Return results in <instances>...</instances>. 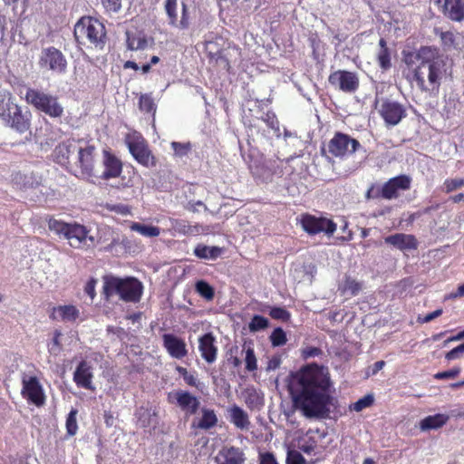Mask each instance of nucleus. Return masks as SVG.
<instances>
[{
  "label": "nucleus",
  "instance_id": "nucleus-64",
  "mask_svg": "<svg viewBox=\"0 0 464 464\" xmlns=\"http://www.w3.org/2000/svg\"><path fill=\"white\" fill-rule=\"evenodd\" d=\"M95 285H96V280L92 278L90 279L85 286H84V292L92 298L93 299L96 293H95Z\"/></svg>",
  "mask_w": 464,
  "mask_h": 464
},
{
  "label": "nucleus",
  "instance_id": "nucleus-12",
  "mask_svg": "<svg viewBox=\"0 0 464 464\" xmlns=\"http://www.w3.org/2000/svg\"><path fill=\"white\" fill-rule=\"evenodd\" d=\"M300 225L308 235L323 232L328 237H332L337 229V225L334 220L324 217H315L309 213L301 215Z\"/></svg>",
  "mask_w": 464,
  "mask_h": 464
},
{
  "label": "nucleus",
  "instance_id": "nucleus-6",
  "mask_svg": "<svg viewBox=\"0 0 464 464\" xmlns=\"http://www.w3.org/2000/svg\"><path fill=\"white\" fill-rule=\"evenodd\" d=\"M96 147L90 140L80 139V143L76 150V160L74 162L73 169L72 168L71 173L76 178L94 184V166L96 162Z\"/></svg>",
  "mask_w": 464,
  "mask_h": 464
},
{
  "label": "nucleus",
  "instance_id": "nucleus-52",
  "mask_svg": "<svg viewBox=\"0 0 464 464\" xmlns=\"http://www.w3.org/2000/svg\"><path fill=\"white\" fill-rule=\"evenodd\" d=\"M268 324L269 322L266 317L256 314L252 317L251 322L249 323V330L251 332L264 330L268 326Z\"/></svg>",
  "mask_w": 464,
  "mask_h": 464
},
{
  "label": "nucleus",
  "instance_id": "nucleus-55",
  "mask_svg": "<svg viewBox=\"0 0 464 464\" xmlns=\"http://www.w3.org/2000/svg\"><path fill=\"white\" fill-rule=\"evenodd\" d=\"M373 403V397L372 395H366L361 399H359L357 401H355L352 406L351 409L359 412L362 411L363 409L370 407Z\"/></svg>",
  "mask_w": 464,
  "mask_h": 464
},
{
  "label": "nucleus",
  "instance_id": "nucleus-25",
  "mask_svg": "<svg viewBox=\"0 0 464 464\" xmlns=\"http://www.w3.org/2000/svg\"><path fill=\"white\" fill-rule=\"evenodd\" d=\"M198 350L208 363H213L217 360L218 347L212 333H207L198 338Z\"/></svg>",
  "mask_w": 464,
  "mask_h": 464
},
{
  "label": "nucleus",
  "instance_id": "nucleus-21",
  "mask_svg": "<svg viewBox=\"0 0 464 464\" xmlns=\"http://www.w3.org/2000/svg\"><path fill=\"white\" fill-rule=\"evenodd\" d=\"M162 345L172 358L181 360L188 355L186 342L173 334L162 335Z\"/></svg>",
  "mask_w": 464,
  "mask_h": 464
},
{
  "label": "nucleus",
  "instance_id": "nucleus-11",
  "mask_svg": "<svg viewBox=\"0 0 464 464\" xmlns=\"http://www.w3.org/2000/svg\"><path fill=\"white\" fill-rule=\"evenodd\" d=\"M362 148L361 143L350 135L336 131L327 143V152L334 158L345 159ZM322 153L326 154L325 149Z\"/></svg>",
  "mask_w": 464,
  "mask_h": 464
},
{
  "label": "nucleus",
  "instance_id": "nucleus-10",
  "mask_svg": "<svg viewBox=\"0 0 464 464\" xmlns=\"http://www.w3.org/2000/svg\"><path fill=\"white\" fill-rule=\"evenodd\" d=\"M49 229L58 235H63L69 240L72 247L79 248L85 244L88 237V229L78 223H66L51 218L48 221Z\"/></svg>",
  "mask_w": 464,
  "mask_h": 464
},
{
  "label": "nucleus",
  "instance_id": "nucleus-8",
  "mask_svg": "<svg viewBox=\"0 0 464 464\" xmlns=\"http://www.w3.org/2000/svg\"><path fill=\"white\" fill-rule=\"evenodd\" d=\"M24 101L36 111L51 118H60L63 114V107L59 102L58 97L40 89L28 87Z\"/></svg>",
  "mask_w": 464,
  "mask_h": 464
},
{
  "label": "nucleus",
  "instance_id": "nucleus-24",
  "mask_svg": "<svg viewBox=\"0 0 464 464\" xmlns=\"http://www.w3.org/2000/svg\"><path fill=\"white\" fill-rule=\"evenodd\" d=\"M384 242L387 245L392 246L393 247L401 250H415L418 248V240L414 235L396 233L388 236L384 238Z\"/></svg>",
  "mask_w": 464,
  "mask_h": 464
},
{
  "label": "nucleus",
  "instance_id": "nucleus-59",
  "mask_svg": "<svg viewBox=\"0 0 464 464\" xmlns=\"http://www.w3.org/2000/svg\"><path fill=\"white\" fill-rule=\"evenodd\" d=\"M463 353H464V343H460L457 347H455L452 350L446 353L445 359L447 361L457 360V359H459Z\"/></svg>",
  "mask_w": 464,
  "mask_h": 464
},
{
  "label": "nucleus",
  "instance_id": "nucleus-4",
  "mask_svg": "<svg viewBox=\"0 0 464 464\" xmlns=\"http://www.w3.org/2000/svg\"><path fill=\"white\" fill-rule=\"evenodd\" d=\"M74 37L78 44L102 50L107 40L104 24L91 16L82 17L74 25Z\"/></svg>",
  "mask_w": 464,
  "mask_h": 464
},
{
  "label": "nucleus",
  "instance_id": "nucleus-22",
  "mask_svg": "<svg viewBox=\"0 0 464 464\" xmlns=\"http://www.w3.org/2000/svg\"><path fill=\"white\" fill-rule=\"evenodd\" d=\"M73 382L79 388H83L85 390L94 391V386L92 384L93 372L92 367L91 364L85 360L81 361L74 372H73Z\"/></svg>",
  "mask_w": 464,
  "mask_h": 464
},
{
  "label": "nucleus",
  "instance_id": "nucleus-44",
  "mask_svg": "<svg viewBox=\"0 0 464 464\" xmlns=\"http://www.w3.org/2000/svg\"><path fill=\"white\" fill-rule=\"evenodd\" d=\"M62 336L63 334L60 330H54L53 338L51 342L47 344L48 352L54 356L59 355L63 349V344L61 342Z\"/></svg>",
  "mask_w": 464,
  "mask_h": 464
},
{
  "label": "nucleus",
  "instance_id": "nucleus-35",
  "mask_svg": "<svg viewBox=\"0 0 464 464\" xmlns=\"http://www.w3.org/2000/svg\"><path fill=\"white\" fill-rule=\"evenodd\" d=\"M13 182L21 188H32L40 185V181L34 173L16 172L13 175Z\"/></svg>",
  "mask_w": 464,
  "mask_h": 464
},
{
  "label": "nucleus",
  "instance_id": "nucleus-63",
  "mask_svg": "<svg viewBox=\"0 0 464 464\" xmlns=\"http://www.w3.org/2000/svg\"><path fill=\"white\" fill-rule=\"evenodd\" d=\"M259 464H278L274 454L271 452H266L260 454Z\"/></svg>",
  "mask_w": 464,
  "mask_h": 464
},
{
  "label": "nucleus",
  "instance_id": "nucleus-31",
  "mask_svg": "<svg viewBox=\"0 0 464 464\" xmlns=\"http://www.w3.org/2000/svg\"><path fill=\"white\" fill-rule=\"evenodd\" d=\"M227 44H230L222 36L216 35L210 40L205 42V52L208 61L213 59L223 48L227 47Z\"/></svg>",
  "mask_w": 464,
  "mask_h": 464
},
{
  "label": "nucleus",
  "instance_id": "nucleus-9",
  "mask_svg": "<svg viewBox=\"0 0 464 464\" xmlns=\"http://www.w3.org/2000/svg\"><path fill=\"white\" fill-rule=\"evenodd\" d=\"M125 143L130 153L139 164L145 168H154L157 166V158L141 134H128L125 138Z\"/></svg>",
  "mask_w": 464,
  "mask_h": 464
},
{
  "label": "nucleus",
  "instance_id": "nucleus-38",
  "mask_svg": "<svg viewBox=\"0 0 464 464\" xmlns=\"http://www.w3.org/2000/svg\"><path fill=\"white\" fill-rule=\"evenodd\" d=\"M201 412L202 416L197 424V428L207 430L218 424V417L214 410L204 408Z\"/></svg>",
  "mask_w": 464,
  "mask_h": 464
},
{
  "label": "nucleus",
  "instance_id": "nucleus-19",
  "mask_svg": "<svg viewBox=\"0 0 464 464\" xmlns=\"http://www.w3.org/2000/svg\"><path fill=\"white\" fill-rule=\"evenodd\" d=\"M411 179L408 175H399L390 179L382 185V198L393 199L399 197V191L411 188Z\"/></svg>",
  "mask_w": 464,
  "mask_h": 464
},
{
  "label": "nucleus",
  "instance_id": "nucleus-34",
  "mask_svg": "<svg viewBox=\"0 0 464 464\" xmlns=\"http://www.w3.org/2000/svg\"><path fill=\"white\" fill-rule=\"evenodd\" d=\"M223 250L219 246H208L203 244H198L194 249V254L200 259L216 260L221 256Z\"/></svg>",
  "mask_w": 464,
  "mask_h": 464
},
{
  "label": "nucleus",
  "instance_id": "nucleus-62",
  "mask_svg": "<svg viewBox=\"0 0 464 464\" xmlns=\"http://www.w3.org/2000/svg\"><path fill=\"white\" fill-rule=\"evenodd\" d=\"M442 313H443V310L441 308H440L431 313L427 314L423 318L419 317L418 320L420 323H429V322L434 320L435 318L440 316L442 314Z\"/></svg>",
  "mask_w": 464,
  "mask_h": 464
},
{
  "label": "nucleus",
  "instance_id": "nucleus-51",
  "mask_svg": "<svg viewBox=\"0 0 464 464\" xmlns=\"http://www.w3.org/2000/svg\"><path fill=\"white\" fill-rule=\"evenodd\" d=\"M76 415H77V410L72 409L67 416L65 426H66L67 434L69 436H73L77 432L78 425H77Z\"/></svg>",
  "mask_w": 464,
  "mask_h": 464
},
{
  "label": "nucleus",
  "instance_id": "nucleus-5",
  "mask_svg": "<svg viewBox=\"0 0 464 464\" xmlns=\"http://www.w3.org/2000/svg\"><path fill=\"white\" fill-rule=\"evenodd\" d=\"M0 118L6 126L19 133L26 132L31 126V113H24L22 108L14 102L10 92L0 94Z\"/></svg>",
  "mask_w": 464,
  "mask_h": 464
},
{
  "label": "nucleus",
  "instance_id": "nucleus-15",
  "mask_svg": "<svg viewBox=\"0 0 464 464\" xmlns=\"http://www.w3.org/2000/svg\"><path fill=\"white\" fill-rule=\"evenodd\" d=\"M379 114L387 127H393L407 116V111L400 102L385 100L381 104Z\"/></svg>",
  "mask_w": 464,
  "mask_h": 464
},
{
  "label": "nucleus",
  "instance_id": "nucleus-50",
  "mask_svg": "<svg viewBox=\"0 0 464 464\" xmlns=\"http://www.w3.org/2000/svg\"><path fill=\"white\" fill-rule=\"evenodd\" d=\"M270 341L274 347L282 346L287 342L286 334L281 327H277L272 332Z\"/></svg>",
  "mask_w": 464,
  "mask_h": 464
},
{
  "label": "nucleus",
  "instance_id": "nucleus-46",
  "mask_svg": "<svg viewBox=\"0 0 464 464\" xmlns=\"http://www.w3.org/2000/svg\"><path fill=\"white\" fill-rule=\"evenodd\" d=\"M362 290V284L357 280L346 276L343 281V291L344 293H349L351 295H357L359 292Z\"/></svg>",
  "mask_w": 464,
  "mask_h": 464
},
{
  "label": "nucleus",
  "instance_id": "nucleus-53",
  "mask_svg": "<svg viewBox=\"0 0 464 464\" xmlns=\"http://www.w3.org/2000/svg\"><path fill=\"white\" fill-rule=\"evenodd\" d=\"M269 315L273 319L282 320L283 322H287L291 317L290 313L283 307H272L269 311Z\"/></svg>",
  "mask_w": 464,
  "mask_h": 464
},
{
  "label": "nucleus",
  "instance_id": "nucleus-61",
  "mask_svg": "<svg viewBox=\"0 0 464 464\" xmlns=\"http://www.w3.org/2000/svg\"><path fill=\"white\" fill-rule=\"evenodd\" d=\"M323 351L319 347L314 346H309L303 350V357L305 359L316 357L321 355Z\"/></svg>",
  "mask_w": 464,
  "mask_h": 464
},
{
  "label": "nucleus",
  "instance_id": "nucleus-41",
  "mask_svg": "<svg viewBox=\"0 0 464 464\" xmlns=\"http://www.w3.org/2000/svg\"><path fill=\"white\" fill-rule=\"evenodd\" d=\"M243 350L246 353L245 356V368L247 372H255L257 370V360L255 354L254 347L251 343L249 344H244Z\"/></svg>",
  "mask_w": 464,
  "mask_h": 464
},
{
  "label": "nucleus",
  "instance_id": "nucleus-39",
  "mask_svg": "<svg viewBox=\"0 0 464 464\" xmlns=\"http://www.w3.org/2000/svg\"><path fill=\"white\" fill-rule=\"evenodd\" d=\"M130 230L135 231L146 237H156L160 236V229L155 226L144 225L139 222H132L130 226Z\"/></svg>",
  "mask_w": 464,
  "mask_h": 464
},
{
  "label": "nucleus",
  "instance_id": "nucleus-29",
  "mask_svg": "<svg viewBox=\"0 0 464 464\" xmlns=\"http://www.w3.org/2000/svg\"><path fill=\"white\" fill-rule=\"evenodd\" d=\"M433 34L440 38V46L445 52L457 48V34L453 31L434 27Z\"/></svg>",
  "mask_w": 464,
  "mask_h": 464
},
{
  "label": "nucleus",
  "instance_id": "nucleus-16",
  "mask_svg": "<svg viewBox=\"0 0 464 464\" xmlns=\"http://www.w3.org/2000/svg\"><path fill=\"white\" fill-rule=\"evenodd\" d=\"M79 143L80 139L73 138L60 142L53 150V160L66 170L72 171L73 165L71 163L70 157L76 153Z\"/></svg>",
  "mask_w": 464,
  "mask_h": 464
},
{
  "label": "nucleus",
  "instance_id": "nucleus-28",
  "mask_svg": "<svg viewBox=\"0 0 464 464\" xmlns=\"http://www.w3.org/2000/svg\"><path fill=\"white\" fill-rule=\"evenodd\" d=\"M79 316V309L72 304L55 306L53 308V312L50 314L52 320H62L63 322H74Z\"/></svg>",
  "mask_w": 464,
  "mask_h": 464
},
{
  "label": "nucleus",
  "instance_id": "nucleus-57",
  "mask_svg": "<svg viewBox=\"0 0 464 464\" xmlns=\"http://www.w3.org/2000/svg\"><path fill=\"white\" fill-rule=\"evenodd\" d=\"M460 371L459 367H455L448 371L437 372L434 378L436 380L454 379L460 373Z\"/></svg>",
  "mask_w": 464,
  "mask_h": 464
},
{
  "label": "nucleus",
  "instance_id": "nucleus-18",
  "mask_svg": "<svg viewBox=\"0 0 464 464\" xmlns=\"http://www.w3.org/2000/svg\"><path fill=\"white\" fill-rule=\"evenodd\" d=\"M433 3L447 19L456 23L464 21V0H433Z\"/></svg>",
  "mask_w": 464,
  "mask_h": 464
},
{
  "label": "nucleus",
  "instance_id": "nucleus-60",
  "mask_svg": "<svg viewBox=\"0 0 464 464\" xmlns=\"http://www.w3.org/2000/svg\"><path fill=\"white\" fill-rule=\"evenodd\" d=\"M107 12L116 13L121 8V0H101Z\"/></svg>",
  "mask_w": 464,
  "mask_h": 464
},
{
  "label": "nucleus",
  "instance_id": "nucleus-58",
  "mask_svg": "<svg viewBox=\"0 0 464 464\" xmlns=\"http://www.w3.org/2000/svg\"><path fill=\"white\" fill-rule=\"evenodd\" d=\"M286 464H306V461L299 451L291 450L287 454Z\"/></svg>",
  "mask_w": 464,
  "mask_h": 464
},
{
  "label": "nucleus",
  "instance_id": "nucleus-3",
  "mask_svg": "<svg viewBox=\"0 0 464 464\" xmlns=\"http://www.w3.org/2000/svg\"><path fill=\"white\" fill-rule=\"evenodd\" d=\"M102 295L109 301L112 296L118 295L126 303H138L143 294L142 283L133 276L124 278L115 276H103Z\"/></svg>",
  "mask_w": 464,
  "mask_h": 464
},
{
  "label": "nucleus",
  "instance_id": "nucleus-37",
  "mask_svg": "<svg viewBox=\"0 0 464 464\" xmlns=\"http://www.w3.org/2000/svg\"><path fill=\"white\" fill-rule=\"evenodd\" d=\"M264 397L256 389L248 388L245 392V403L250 410H260L264 406Z\"/></svg>",
  "mask_w": 464,
  "mask_h": 464
},
{
  "label": "nucleus",
  "instance_id": "nucleus-33",
  "mask_svg": "<svg viewBox=\"0 0 464 464\" xmlns=\"http://www.w3.org/2000/svg\"><path fill=\"white\" fill-rule=\"evenodd\" d=\"M376 61L380 68L383 71H387L392 67L391 51L384 38L379 40V50L376 53Z\"/></svg>",
  "mask_w": 464,
  "mask_h": 464
},
{
  "label": "nucleus",
  "instance_id": "nucleus-30",
  "mask_svg": "<svg viewBox=\"0 0 464 464\" xmlns=\"http://www.w3.org/2000/svg\"><path fill=\"white\" fill-rule=\"evenodd\" d=\"M230 421L240 430H247L250 421L247 413L237 405L229 409Z\"/></svg>",
  "mask_w": 464,
  "mask_h": 464
},
{
  "label": "nucleus",
  "instance_id": "nucleus-23",
  "mask_svg": "<svg viewBox=\"0 0 464 464\" xmlns=\"http://www.w3.org/2000/svg\"><path fill=\"white\" fill-rule=\"evenodd\" d=\"M177 405L188 415L197 413L200 402L199 400L188 391L179 390L173 393Z\"/></svg>",
  "mask_w": 464,
  "mask_h": 464
},
{
  "label": "nucleus",
  "instance_id": "nucleus-36",
  "mask_svg": "<svg viewBox=\"0 0 464 464\" xmlns=\"http://www.w3.org/2000/svg\"><path fill=\"white\" fill-rule=\"evenodd\" d=\"M139 110L145 114L155 117L157 104L154 102L151 93H140L138 100Z\"/></svg>",
  "mask_w": 464,
  "mask_h": 464
},
{
  "label": "nucleus",
  "instance_id": "nucleus-7",
  "mask_svg": "<svg viewBox=\"0 0 464 464\" xmlns=\"http://www.w3.org/2000/svg\"><path fill=\"white\" fill-rule=\"evenodd\" d=\"M103 235L99 238V242L105 244L102 250L113 256L122 257L140 251L141 246L136 239L120 235L110 227L104 229Z\"/></svg>",
  "mask_w": 464,
  "mask_h": 464
},
{
  "label": "nucleus",
  "instance_id": "nucleus-13",
  "mask_svg": "<svg viewBox=\"0 0 464 464\" xmlns=\"http://www.w3.org/2000/svg\"><path fill=\"white\" fill-rule=\"evenodd\" d=\"M38 65L41 69L63 74L67 71V61L63 53L54 46L44 48L41 52Z\"/></svg>",
  "mask_w": 464,
  "mask_h": 464
},
{
  "label": "nucleus",
  "instance_id": "nucleus-49",
  "mask_svg": "<svg viewBox=\"0 0 464 464\" xmlns=\"http://www.w3.org/2000/svg\"><path fill=\"white\" fill-rule=\"evenodd\" d=\"M190 25V16L188 12V5L185 3H182V8H181V17L179 20L177 18V24H174L173 27L179 28L180 30H186Z\"/></svg>",
  "mask_w": 464,
  "mask_h": 464
},
{
  "label": "nucleus",
  "instance_id": "nucleus-42",
  "mask_svg": "<svg viewBox=\"0 0 464 464\" xmlns=\"http://www.w3.org/2000/svg\"><path fill=\"white\" fill-rule=\"evenodd\" d=\"M127 44L130 50L144 49L147 44V39L141 34H127Z\"/></svg>",
  "mask_w": 464,
  "mask_h": 464
},
{
  "label": "nucleus",
  "instance_id": "nucleus-32",
  "mask_svg": "<svg viewBox=\"0 0 464 464\" xmlns=\"http://www.w3.org/2000/svg\"><path fill=\"white\" fill-rule=\"evenodd\" d=\"M449 420V416L442 413L430 415L422 419L420 427L422 430H437L441 428Z\"/></svg>",
  "mask_w": 464,
  "mask_h": 464
},
{
  "label": "nucleus",
  "instance_id": "nucleus-40",
  "mask_svg": "<svg viewBox=\"0 0 464 464\" xmlns=\"http://www.w3.org/2000/svg\"><path fill=\"white\" fill-rule=\"evenodd\" d=\"M261 121L266 123V125L273 130L274 134L279 138L281 136L280 131V122L279 120L272 110L267 111L261 116Z\"/></svg>",
  "mask_w": 464,
  "mask_h": 464
},
{
  "label": "nucleus",
  "instance_id": "nucleus-17",
  "mask_svg": "<svg viewBox=\"0 0 464 464\" xmlns=\"http://www.w3.org/2000/svg\"><path fill=\"white\" fill-rule=\"evenodd\" d=\"M240 49L233 44H227V47L223 48L213 59L209 61V63L214 66L226 71L227 72H231L232 64H235L239 61Z\"/></svg>",
  "mask_w": 464,
  "mask_h": 464
},
{
  "label": "nucleus",
  "instance_id": "nucleus-45",
  "mask_svg": "<svg viewBox=\"0 0 464 464\" xmlns=\"http://www.w3.org/2000/svg\"><path fill=\"white\" fill-rule=\"evenodd\" d=\"M196 291L207 300H212L215 295L214 288L206 281L199 280L195 285Z\"/></svg>",
  "mask_w": 464,
  "mask_h": 464
},
{
  "label": "nucleus",
  "instance_id": "nucleus-14",
  "mask_svg": "<svg viewBox=\"0 0 464 464\" xmlns=\"http://www.w3.org/2000/svg\"><path fill=\"white\" fill-rule=\"evenodd\" d=\"M329 84L335 90L344 93H354L360 86V79L355 72L336 70L328 76Z\"/></svg>",
  "mask_w": 464,
  "mask_h": 464
},
{
  "label": "nucleus",
  "instance_id": "nucleus-47",
  "mask_svg": "<svg viewBox=\"0 0 464 464\" xmlns=\"http://www.w3.org/2000/svg\"><path fill=\"white\" fill-rule=\"evenodd\" d=\"M464 187V178L446 179L443 182V191L447 194Z\"/></svg>",
  "mask_w": 464,
  "mask_h": 464
},
{
  "label": "nucleus",
  "instance_id": "nucleus-48",
  "mask_svg": "<svg viewBox=\"0 0 464 464\" xmlns=\"http://www.w3.org/2000/svg\"><path fill=\"white\" fill-rule=\"evenodd\" d=\"M170 146L174 151L175 156L182 158L187 156L192 149L191 143L188 142H179V141H172L170 143Z\"/></svg>",
  "mask_w": 464,
  "mask_h": 464
},
{
  "label": "nucleus",
  "instance_id": "nucleus-26",
  "mask_svg": "<svg viewBox=\"0 0 464 464\" xmlns=\"http://www.w3.org/2000/svg\"><path fill=\"white\" fill-rule=\"evenodd\" d=\"M217 464H244L246 460L243 450L237 447H223L215 458Z\"/></svg>",
  "mask_w": 464,
  "mask_h": 464
},
{
  "label": "nucleus",
  "instance_id": "nucleus-1",
  "mask_svg": "<svg viewBox=\"0 0 464 464\" xmlns=\"http://www.w3.org/2000/svg\"><path fill=\"white\" fill-rule=\"evenodd\" d=\"M328 367L310 363L290 375L288 392L293 407L306 419L324 420L334 401Z\"/></svg>",
  "mask_w": 464,
  "mask_h": 464
},
{
  "label": "nucleus",
  "instance_id": "nucleus-54",
  "mask_svg": "<svg viewBox=\"0 0 464 464\" xmlns=\"http://www.w3.org/2000/svg\"><path fill=\"white\" fill-rule=\"evenodd\" d=\"M171 227L174 231L179 234L186 235L191 232V227L188 224L187 221L181 219H171Z\"/></svg>",
  "mask_w": 464,
  "mask_h": 464
},
{
  "label": "nucleus",
  "instance_id": "nucleus-27",
  "mask_svg": "<svg viewBox=\"0 0 464 464\" xmlns=\"http://www.w3.org/2000/svg\"><path fill=\"white\" fill-rule=\"evenodd\" d=\"M103 165L105 169L101 176L102 179L118 178L122 171L121 161L108 150L103 151Z\"/></svg>",
  "mask_w": 464,
  "mask_h": 464
},
{
  "label": "nucleus",
  "instance_id": "nucleus-43",
  "mask_svg": "<svg viewBox=\"0 0 464 464\" xmlns=\"http://www.w3.org/2000/svg\"><path fill=\"white\" fill-rule=\"evenodd\" d=\"M177 7L178 0H165L164 10L168 17V23L172 27L177 24Z\"/></svg>",
  "mask_w": 464,
  "mask_h": 464
},
{
  "label": "nucleus",
  "instance_id": "nucleus-20",
  "mask_svg": "<svg viewBox=\"0 0 464 464\" xmlns=\"http://www.w3.org/2000/svg\"><path fill=\"white\" fill-rule=\"evenodd\" d=\"M22 394L28 401L36 406H42L45 401V395L37 377L31 376L23 380Z\"/></svg>",
  "mask_w": 464,
  "mask_h": 464
},
{
  "label": "nucleus",
  "instance_id": "nucleus-56",
  "mask_svg": "<svg viewBox=\"0 0 464 464\" xmlns=\"http://www.w3.org/2000/svg\"><path fill=\"white\" fill-rule=\"evenodd\" d=\"M382 186L372 183L365 193L366 199L382 198Z\"/></svg>",
  "mask_w": 464,
  "mask_h": 464
},
{
  "label": "nucleus",
  "instance_id": "nucleus-2",
  "mask_svg": "<svg viewBox=\"0 0 464 464\" xmlns=\"http://www.w3.org/2000/svg\"><path fill=\"white\" fill-rule=\"evenodd\" d=\"M403 75L422 92L437 94L446 73V60L440 49L432 45L420 46L415 51H403Z\"/></svg>",
  "mask_w": 464,
  "mask_h": 464
}]
</instances>
